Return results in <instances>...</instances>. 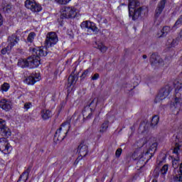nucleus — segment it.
<instances>
[{"instance_id": "nucleus-1", "label": "nucleus", "mask_w": 182, "mask_h": 182, "mask_svg": "<svg viewBox=\"0 0 182 182\" xmlns=\"http://www.w3.org/2000/svg\"><path fill=\"white\" fill-rule=\"evenodd\" d=\"M175 139V147L173 150V154H175V158L172 160V167L173 168H178L180 166V151L182 149V141H180V137L178 136H173Z\"/></svg>"}, {"instance_id": "nucleus-2", "label": "nucleus", "mask_w": 182, "mask_h": 182, "mask_svg": "<svg viewBox=\"0 0 182 182\" xmlns=\"http://www.w3.org/2000/svg\"><path fill=\"white\" fill-rule=\"evenodd\" d=\"M70 129V124L68 122H63L60 127L55 132L54 135L55 140H57V141H63L65 140V137H66L68 133H69Z\"/></svg>"}, {"instance_id": "nucleus-3", "label": "nucleus", "mask_w": 182, "mask_h": 182, "mask_svg": "<svg viewBox=\"0 0 182 182\" xmlns=\"http://www.w3.org/2000/svg\"><path fill=\"white\" fill-rule=\"evenodd\" d=\"M77 15V9L75 6H64L61 9L60 18L69 19L70 18H75Z\"/></svg>"}, {"instance_id": "nucleus-4", "label": "nucleus", "mask_w": 182, "mask_h": 182, "mask_svg": "<svg viewBox=\"0 0 182 182\" xmlns=\"http://www.w3.org/2000/svg\"><path fill=\"white\" fill-rule=\"evenodd\" d=\"M23 63V68L35 69V68H38L41 65V58L33 54V56H30L24 60Z\"/></svg>"}, {"instance_id": "nucleus-5", "label": "nucleus", "mask_w": 182, "mask_h": 182, "mask_svg": "<svg viewBox=\"0 0 182 182\" xmlns=\"http://www.w3.org/2000/svg\"><path fill=\"white\" fill-rule=\"evenodd\" d=\"M171 90H173V87H170V85H166L162 87L156 95L154 100V103H159L161 102V100H164V99L171 93Z\"/></svg>"}, {"instance_id": "nucleus-6", "label": "nucleus", "mask_w": 182, "mask_h": 182, "mask_svg": "<svg viewBox=\"0 0 182 182\" xmlns=\"http://www.w3.org/2000/svg\"><path fill=\"white\" fill-rule=\"evenodd\" d=\"M82 29L87 31L88 35H91L92 33H97L99 32V28L96 26V23L92 21H82L80 24Z\"/></svg>"}, {"instance_id": "nucleus-7", "label": "nucleus", "mask_w": 182, "mask_h": 182, "mask_svg": "<svg viewBox=\"0 0 182 182\" xmlns=\"http://www.w3.org/2000/svg\"><path fill=\"white\" fill-rule=\"evenodd\" d=\"M149 12V9L147 6H143L141 7L136 8L134 11H132V14L129 15V18H132V21H137L140 16H143V15H146Z\"/></svg>"}, {"instance_id": "nucleus-8", "label": "nucleus", "mask_w": 182, "mask_h": 182, "mask_svg": "<svg viewBox=\"0 0 182 182\" xmlns=\"http://www.w3.org/2000/svg\"><path fill=\"white\" fill-rule=\"evenodd\" d=\"M58 35L55 32H50L47 33L46 38L45 40V44L46 48H52L55 46L58 42Z\"/></svg>"}, {"instance_id": "nucleus-9", "label": "nucleus", "mask_w": 182, "mask_h": 182, "mask_svg": "<svg viewBox=\"0 0 182 182\" xmlns=\"http://www.w3.org/2000/svg\"><path fill=\"white\" fill-rule=\"evenodd\" d=\"M18 41H19V38H16V36L12 35L10 36L8 40L9 45L6 46V48L1 50L2 55H6V53L11 52L12 48H14L16 43H18Z\"/></svg>"}, {"instance_id": "nucleus-10", "label": "nucleus", "mask_w": 182, "mask_h": 182, "mask_svg": "<svg viewBox=\"0 0 182 182\" xmlns=\"http://www.w3.org/2000/svg\"><path fill=\"white\" fill-rule=\"evenodd\" d=\"M25 6L27 9H31L32 12H41L42 11V6L36 3L35 0H26L25 1Z\"/></svg>"}, {"instance_id": "nucleus-11", "label": "nucleus", "mask_w": 182, "mask_h": 182, "mask_svg": "<svg viewBox=\"0 0 182 182\" xmlns=\"http://www.w3.org/2000/svg\"><path fill=\"white\" fill-rule=\"evenodd\" d=\"M11 150H12V147L9 144L8 139L0 138V151H2L4 154H8Z\"/></svg>"}, {"instance_id": "nucleus-12", "label": "nucleus", "mask_w": 182, "mask_h": 182, "mask_svg": "<svg viewBox=\"0 0 182 182\" xmlns=\"http://www.w3.org/2000/svg\"><path fill=\"white\" fill-rule=\"evenodd\" d=\"M77 152L79 153L80 157H86L89 154V146L85 141L80 144L77 147Z\"/></svg>"}, {"instance_id": "nucleus-13", "label": "nucleus", "mask_w": 182, "mask_h": 182, "mask_svg": "<svg viewBox=\"0 0 182 182\" xmlns=\"http://www.w3.org/2000/svg\"><path fill=\"white\" fill-rule=\"evenodd\" d=\"M39 80H41V75L39 73H34L26 78L24 82L27 85H35Z\"/></svg>"}, {"instance_id": "nucleus-14", "label": "nucleus", "mask_w": 182, "mask_h": 182, "mask_svg": "<svg viewBox=\"0 0 182 182\" xmlns=\"http://www.w3.org/2000/svg\"><path fill=\"white\" fill-rule=\"evenodd\" d=\"M33 53L41 58L43 56H46V55H48V51L46 50V48L36 47L33 48Z\"/></svg>"}, {"instance_id": "nucleus-15", "label": "nucleus", "mask_w": 182, "mask_h": 182, "mask_svg": "<svg viewBox=\"0 0 182 182\" xmlns=\"http://www.w3.org/2000/svg\"><path fill=\"white\" fill-rule=\"evenodd\" d=\"M0 132H4L6 137L11 136V130L6 128V122L2 119H0Z\"/></svg>"}, {"instance_id": "nucleus-16", "label": "nucleus", "mask_w": 182, "mask_h": 182, "mask_svg": "<svg viewBox=\"0 0 182 182\" xmlns=\"http://www.w3.org/2000/svg\"><path fill=\"white\" fill-rule=\"evenodd\" d=\"M138 6H140V1L137 0H129V3L128 4L129 15H132L133 14V11H134Z\"/></svg>"}, {"instance_id": "nucleus-17", "label": "nucleus", "mask_w": 182, "mask_h": 182, "mask_svg": "<svg viewBox=\"0 0 182 182\" xmlns=\"http://www.w3.org/2000/svg\"><path fill=\"white\" fill-rule=\"evenodd\" d=\"M0 107L3 109V110H6V112H9L12 109V102L3 99L0 101Z\"/></svg>"}, {"instance_id": "nucleus-18", "label": "nucleus", "mask_w": 182, "mask_h": 182, "mask_svg": "<svg viewBox=\"0 0 182 182\" xmlns=\"http://www.w3.org/2000/svg\"><path fill=\"white\" fill-rule=\"evenodd\" d=\"M171 31V27L168 26H165L163 27V28L157 33L158 38H164L165 36H167L168 33H170V31Z\"/></svg>"}, {"instance_id": "nucleus-19", "label": "nucleus", "mask_w": 182, "mask_h": 182, "mask_svg": "<svg viewBox=\"0 0 182 182\" xmlns=\"http://www.w3.org/2000/svg\"><path fill=\"white\" fill-rule=\"evenodd\" d=\"M164 6H166V1H161L159 4H158V6L156 9L155 18H159L163 12V9H164Z\"/></svg>"}, {"instance_id": "nucleus-20", "label": "nucleus", "mask_w": 182, "mask_h": 182, "mask_svg": "<svg viewBox=\"0 0 182 182\" xmlns=\"http://www.w3.org/2000/svg\"><path fill=\"white\" fill-rule=\"evenodd\" d=\"M150 62L154 65H156V63H163V59L157 53H152L150 57Z\"/></svg>"}, {"instance_id": "nucleus-21", "label": "nucleus", "mask_w": 182, "mask_h": 182, "mask_svg": "<svg viewBox=\"0 0 182 182\" xmlns=\"http://www.w3.org/2000/svg\"><path fill=\"white\" fill-rule=\"evenodd\" d=\"M41 116L43 120H49L52 117V111L49 109H42L41 112Z\"/></svg>"}, {"instance_id": "nucleus-22", "label": "nucleus", "mask_w": 182, "mask_h": 182, "mask_svg": "<svg viewBox=\"0 0 182 182\" xmlns=\"http://www.w3.org/2000/svg\"><path fill=\"white\" fill-rule=\"evenodd\" d=\"M157 142L153 143L147 150L146 154H151V157H153L154 153H156V150H157Z\"/></svg>"}, {"instance_id": "nucleus-23", "label": "nucleus", "mask_w": 182, "mask_h": 182, "mask_svg": "<svg viewBox=\"0 0 182 182\" xmlns=\"http://www.w3.org/2000/svg\"><path fill=\"white\" fill-rule=\"evenodd\" d=\"M178 45V40L177 38H168L166 42V46L168 48H176Z\"/></svg>"}, {"instance_id": "nucleus-24", "label": "nucleus", "mask_w": 182, "mask_h": 182, "mask_svg": "<svg viewBox=\"0 0 182 182\" xmlns=\"http://www.w3.org/2000/svg\"><path fill=\"white\" fill-rule=\"evenodd\" d=\"M107 129H109V121H105L100 126L99 132L101 134L103 133H106L107 132Z\"/></svg>"}, {"instance_id": "nucleus-25", "label": "nucleus", "mask_w": 182, "mask_h": 182, "mask_svg": "<svg viewBox=\"0 0 182 182\" xmlns=\"http://www.w3.org/2000/svg\"><path fill=\"white\" fill-rule=\"evenodd\" d=\"M132 159L134 160H138L137 164H140L143 161L141 151H134L132 154Z\"/></svg>"}, {"instance_id": "nucleus-26", "label": "nucleus", "mask_w": 182, "mask_h": 182, "mask_svg": "<svg viewBox=\"0 0 182 182\" xmlns=\"http://www.w3.org/2000/svg\"><path fill=\"white\" fill-rule=\"evenodd\" d=\"M97 46L95 47L97 49L101 51L102 53H106L107 51V46H105L103 43H96Z\"/></svg>"}, {"instance_id": "nucleus-27", "label": "nucleus", "mask_w": 182, "mask_h": 182, "mask_svg": "<svg viewBox=\"0 0 182 182\" xmlns=\"http://www.w3.org/2000/svg\"><path fill=\"white\" fill-rule=\"evenodd\" d=\"M76 83V77L70 75L68 80L67 87H72Z\"/></svg>"}, {"instance_id": "nucleus-28", "label": "nucleus", "mask_w": 182, "mask_h": 182, "mask_svg": "<svg viewBox=\"0 0 182 182\" xmlns=\"http://www.w3.org/2000/svg\"><path fill=\"white\" fill-rule=\"evenodd\" d=\"M160 120V117L158 115H155L152 117L151 126L154 127V126H157L159 124V122Z\"/></svg>"}, {"instance_id": "nucleus-29", "label": "nucleus", "mask_w": 182, "mask_h": 182, "mask_svg": "<svg viewBox=\"0 0 182 182\" xmlns=\"http://www.w3.org/2000/svg\"><path fill=\"white\" fill-rule=\"evenodd\" d=\"M35 36H36V33L33 32L30 33L27 38V42H28V43H32L35 39Z\"/></svg>"}, {"instance_id": "nucleus-30", "label": "nucleus", "mask_w": 182, "mask_h": 182, "mask_svg": "<svg viewBox=\"0 0 182 182\" xmlns=\"http://www.w3.org/2000/svg\"><path fill=\"white\" fill-rule=\"evenodd\" d=\"M9 87H11V86L9 85V84L8 82H4L3 85H1V91L2 92H8V90H9Z\"/></svg>"}, {"instance_id": "nucleus-31", "label": "nucleus", "mask_w": 182, "mask_h": 182, "mask_svg": "<svg viewBox=\"0 0 182 182\" xmlns=\"http://www.w3.org/2000/svg\"><path fill=\"white\" fill-rule=\"evenodd\" d=\"M89 107H96L97 106V100L96 98H94L93 100H91L88 102Z\"/></svg>"}, {"instance_id": "nucleus-32", "label": "nucleus", "mask_w": 182, "mask_h": 182, "mask_svg": "<svg viewBox=\"0 0 182 182\" xmlns=\"http://www.w3.org/2000/svg\"><path fill=\"white\" fill-rule=\"evenodd\" d=\"M161 174H163V176H165V174H167V171H168V165L165 164L163 166V167L161 168Z\"/></svg>"}, {"instance_id": "nucleus-33", "label": "nucleus", "mask_w": 182, "mask_h": 182, "mask_svg": "<svg viewBox=\"0 0 182 182\" xmlns=\"http://www.w3.org/2000/svg\"><path fill=\"white\" fill-rule=\"evenodd\" d=\"M72 0H55L58 5H68Z\"/></svg>"}, {"instance_id": "nucleus-34", "label": "nucleus", "mask_w": 182, "mask_h": 182, "mask_svg": "<svg viewBox=\"0 0 182 182\" xmlns=\"http://www.w3.org/2000/svg\"><path fill=\"white\" fill-rule=\"evenodd\" d=\"M175 181L182 182V173L179 172L178 175L174 177Z\"/></svg>"}, {"instance_id": "nucleus-35", "label": "nucleus", "mask_w": 182, "mask_h": 182, "mask_svg": "<svg viewBox=\"0 0 182 182\" xmlns=\"http://www.w3.org/2000/svg\"><path fill=\"white\" fill-rule=\"evenodd\" d=\"M11 9H12V7L11 5L7 4L4 8V11L6 12V14H9L11 12Z\"/></svg>"}, {"instance_id": "nucleus-36", "label": "nucleus", "mask_w": 182, "mask_h": 182, "mask_svg": "<svg viewBox=\"0 0 182 182\" xmlns=\"http://www.w3.org/2000/svg\"><path fill=\"white\" fill-rule=\"evenodd\" d=\"M122 151H123V149H122V148L117 149L115 152L116 157L117 158L120 157V156H122Z\"/></svg>"}, {"instance_id": "nucleus-37", "label": "nucleus", "mask_w": 182, "mask_h": 182, "mask_svg": "<svg viewBox=\"0 0 182 182\" xmlns=\"http://www.w3.org/2000/svg\"><path fill=\"white\" fill-rule=\"evenodd\" d=\"M31 107H32V103H31V102H26L24 105V109H26V110H28V109H31Z\"/></svg>"}, {"instance_id": "nucleus-38", "label": "nucleus", "mask_w": 182, "mask_h": 182, "mask_svg": "<svg viewBox=\"0 0 182 182\" xmlns=\"http://www.w3.org/2000/svg\"><path fill=\"white\" fill-rule=\"evenodd\" d=\"M83 159V157H82V156H78L77 159H76V160L75 161V162H74V164H75V166H77V164H79V161H80V160H82Z\"/></svg>"}, {"instance_id": "nucleus-39", "label": "nucleus", "mask_w": 182, "mask_h": 182, "mask_svg": "<svg viewBox=\"0 0 182 182\" xmlns=\"http://www.w3.org/2000/svg\"><path fill=\"white\" fill-rule=\"evenodd\" d=\"M83 159V157H82V156H78L77 159H76V160L75 161V162H74V164H75V166H77V164H79V161H80V160H82Z\"/></svg>"}, {"instance_id": "nucleus-40", "label": "nucleus", "mask_w": 182, "mask_h": 182, "mask_svg": "<svg viewBox=\"0 0 182 182\" xmlns=\"http://www.w3.org/2000/svg\"><path fill=\"white\" fill-rule=\"evenodd\" d=\"M29 173H31V167H28L24 172L23 174L26 176V177H28L29 176Z\"/></svg>"}, {"instance_id": "nucleus-41", "label": "nucleus", "mask_w": 182, "mask_h": 182, "mask_svg": "<svg viewBox=\"0 0 182 182\" xmlns=\"http://www.w3.org/2000/svg\"><path fill=\"white\" fill-rule=\"evenodd\" d=\"M99 77H100L99 73H95V74L92 77V80H97Z\"/></svg>"}, {"instance_id": "nucleus-42", "label": "nucleus", "mask_w": 182, "mask_h": 182, "mask_svg": "<svg viewBox=\"0 0 182 182\" xmlns=\"http://www.w3.org/2000/svg\"><path fill=\"white\" fill-rule=\"evenodd\" d=\"M89 70H85L82 74V77H86L89 75Z\"/></svg>"}, {"instance_id": "nucleus-43", "label": "nucleus", "mask_w": 182, "mask_h": 182, "mask_svg": "<svg viewBox=\"0 0 182 182\" xmlns=\"http://www.w3.org/2000/svg\"><path fill=\"white\" fill-rule=\"evenodd\" d=\"M4 23V18L2 17V14H0V26Z\"/></svg>"}, {"instance_id": "nucleus-44", "label": "nucleus", "mask_w": 182, "mask_h": 182, "mask_svg": "<svg viewBox=\"0 0 182 182\" xmlns=\"http://www.w3.org/2000/svg\"><path fill=\"white\" fill-rule=\"evenodd\" d=\"M23 62L19 60L18 63V66H20L21 68H23V65H22Z\"/></svg>"}, {"instance_id": "nucleus-45", "label": "nucleus", "mask_w": 182, "mask_h": 182, "mask_svg": "<svg viewBox=\"0 0 182 182\" xmlns=\"http://www.w3.org/2000/svg\"><path fill=\"white\" fill-rule=\"evenodd\" d=\"M179 173H182V163L179 165Z\"/></svg>"}, {"instance_id": "nucleus-46", "label": "nucleus", "mask_w": 182, "mask_h": 182, "mask_svg": "<svg viewBox=\"0 0 182 182\" xmlns=\"http://www.w3.org/2000/svg\"><path fill=\"white\" fill-rule=\"evenodd\" d=\"M92 118V113H90L87 117V119H91Z\"/></svg>"}, {"instance_id": "nucleus-47", "label": "nucleus", "mask_w": 182, "mask_h": 182, "mask_svg": "<svg viewBox=\"0 0 182 182\" xmlns=\"http://www.w3.org/2000/svg\"><path fill=\"white\" fill-rule=\"evenodd\" d=\"M98 18H100V19L98 20V22H102V16H98Z\"/></svg>"}, {"instance_id": "nucleus-48", "label": "nucleus", "mask_w": 182, "mask_h": 182, "mask_svg": "<svg viewBox=\"0 0 182 182\" xmlns=\"http://www.w3.org/2000/svg\"><path fill=\"white\" fill-rule=\"evenodd\" d=\"M103 23H107V19L105 18L102 21Z\"/></svg>"}, {"instance_id": "nucleus-49", "label": "nucleus", "mask_w": 182, "mask_h": 182, "mask_svg": "<svg viewBox=\"0 0 182 182\" xmlns=\"http://www.w3.org/2000/svg\"><path fill=\"white\" fill-rule=\"evenodd\" d=\"M142 58H143V59H147V55H144L142 56Z\"/></svg>"}, {"instance_id": "nucleus-50", "label": "nucleus", "mask_w": 182, "mask_h": 182, "mask_svg": "<svg viewBox=\"0 0 182 182\" xmlns=\"http://www.w3.org/2000/svg\"><path fill=\"white\" fill-rule=\"evenodd\" d=\"M179 35L181 37L182 36V30L180 31Z\"/></svg>"}, {"instance_id": "nucleus-51", "label": "nucleus", "mask_w": 182, "mask_h": 182, "mask_svg": "<svg viewBox=\"0 0 182 182\" xmlns=\"http://www.w3.org/2000/svg\"><path fill=\"white\" fill-rule=\"evenodd\" d=\"M133 90V88H130L128 90L129 92H132V90Z\"/></svg>"}, {"instance_id": "nucleus-52", "label": "nucleus", "mask_w": 182, "mask_h": 182, "mask_svg": "<svg viewBox=\"0 0 182 182\" xmlns=\"http://www.w3.org/2000/svg\"><path fill=\"white\" fill-rule=\"evenodd\" d=\"M152 182H157V180L154 179V180L152 181Z\"/></svg>"}, {"instance_id": "nucleus-53", "label": "nucleus", "mask_w": 182, "mask_h": 182, "mask_svg": "<svg viewBox=\"0 0 182 182\" xmlns=\"http://www.w3.org/2000/svg\"><path fill=\"white\" fill-rule=\"evenodd\" d=\"M69 88H70V87H67V89H68V90H69Z\"/></svg>"}]
</instances>
